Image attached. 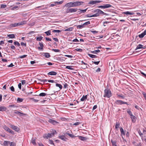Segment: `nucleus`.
I'll return each instance as SVG.
<instances>
[{
    "label": "nucleus",
    "instance_id": "f257e3e1",
    "mask_svg": "<svg viewBox=\"0 0 146 146\" xmlns=\"http://www.w3.org/2000/svg\"><path fill=\"white\" fill-rule=\"evenodd\" d=\"M93 13H96L94 15V17L99 16L100 14L106 15V13H104L100 9H96L92 11Z\"/></svg>",
    "mask_w": 146,
    "mask_h": 146
},
{
    "label": "nucleus",
    "instance_id": "6e6552de",
    "mask_svg": "<svg viewBox=\"0 0 146 146\" xmlns=\"http://www.w3.org/2000/svg\"><path fill=\"white\" fill-rule=\"evenodd\" d=\"M101 2H102V1L100 0H96L95 1H92L89 2V4H90L93 5L97 3H100Z\"/></svg>",
    "mask_w": 146,
    "mask_h": 146
},
{
    "label": "nucleus",
    "instance_id": "603ef678",
    "mask_svg": "<svg viewBox=\"0 0 146 146\" xmlns=\"http://www.w3.org/2000/svg\"><path fill=\"white\" fill-rule=\"evenodd\" d=\"M127 113L131 116L133 115L132 112L130 110H129L127 111Z\"/></svg>",
    "mask_w": 146,
    "mask_h": 146
},
{
    "label": "nucleus",
    "instance_id": "7c9ffc66",
    "mask_svg": "<svg viewBox=\"0 0 146 146\" xmlns=\"http://www.w3.org/2000/svg\"><path fill=\"white\" fill-rule=\"evenodd\" d=\"M48 94H47L46 93H40L39 95H38L40 96H45L46 95H48Z\"/></svg>",
    "mask_w": 146,
    "mask_h": 146
},
{
    "label": "nucleus",
    "instance_id": "423d86ee",
    "mask_svg": "<svg viewBox=\"0 0 146 146\" xmlns=\"http://www.w3.org/2000/svg\"><path fill=\"white\" fill-rule=\"evenodd\" d=\"M78 9L77 8H69L68 9L66 10V12L68 13H74L77 11Z\"/></svg>",
    "mask_w": 146,
    "mask_h": 146
},
{
    "label": "nucleus",
    "instance_id": "9d476101",
    "mask_svg": "<svg viewBox=\"0 0 146 146\" xmlns=\"http://www.w3.org/2000/svg\"><path fill=\"white\" fill-rule=\"evenodd\" d=\"M27 23L26 21H21L20 23H16V27L20 26L21 25H23Z\"/></svg>",
    "mask_w": 146,
    "mask_h": 146
},
{
    "label": "nucleus",
    "instance_id": "4be33fe9",
    "mask_svg": "<svg viewBox=\"0 0 146 146\" xmlns=\"http://www.w3.org/2000/svg\"><path fill=\"white\" fill-rule=\"evenodd\" d=\"M7 36L9 38H15V35L14 34L8 35Z\"/></svg>",
    "mask_w": 146,
    "mask_h": 146
},
{
    "label": "nucleus",
    "instance_id": "680f3d73",
    "mask_svg": "<svg viewBox=\"0 0 146 146\" xmlns=\"http://www.w3.org/2000/svg\"><path fill=\"white\" fill-rule=\"evenodd\" d=\"M10 89H11V90L12 91V92H14L15 91V89L14 87L13 86H12L10 88Z\"/></svg>",
    "mask_w": 146,
    "mask_h": 146
},
{
    "label": "nucleus",
    "instance_id": "f03ea898",
    "mask_svg": "<svg viewBox=\"0 0 146 146\" xmlns=\"http://www.w3.org/2000/svg\"><path fill=\"white\" fill-rule=\"evenodd\" d=\"M53 132L51 133H48L47 134H45L43 135V137L44 138H46L48 139L49 138H50L52 137V135H54V134L56 133V131L55 130L52 131Z\"/></svg>",
    "mask_w": 146,
    "mask_h": 146
},
{
    "label": "nucleus",
    "instance_id": "c9c22d12",
    "mask_svg": "<svg viewBox=\"0 0 146 146\" xmlns=\"http://www.w3.org/2000/svg\"><path fill=\"white\" fill-rule=\"evenodd\" d=\"M45 33L46 34L47 36H49L51 35V31L50 30H49L48 31L44 33Z\"/></svg>",
    "mask_w": 146,
    "mask_h": 146
},
{
    "label": "nucleus",
    "instance_id": "774afa93",
    "mask_svg": "<svg viewBox=\"0 0 146 146\" xmlns=\"http://www.w3.org/2000/svg\"><path fill=\"white\" fill-rule=\"evenodd\" d=\"M143 96L144 97L145 100L146 101V94L145 92H143Z\"/></svg>",
    "mask_w": 146,
    "mask_h": 146
},
{
    "label": "nucleus",
    "instance_id": "2eb2a0df",
    "mask_svg": "<svg viewBox=\"0 0 146 146\" xmlns=\"http://www.w3.org/2000/svg\"><path fill=\"white\" fill-rule=\"evenodd\" d=\"M48 121L53 125H55L58 123L56 121L51 119H49L48 120Z\"/></svg>",
    "mask_w": 146,
    "mask_h": 146
},
{
    "label": "nucleus",
    "instance_id": "bb28decb",
    "mask_svg": "<svg viewBox=\"0 0 146 146\" xmlns=\"http://www.w3.org/2000/svg\"><path fill=\"white\" fill-rule=\"evenodd\" d=\"M143 46V45H142L141 44H139L137 46L135 50H136L137 49L144 48L142 47Z\"/></svg>",
    "mask_w": 146,
    "mask_h": 146
},
{
    "label": "nucleus",
    "instance_id": "f704fd0d",
    "mask_svg": "<svg viewBox=\"0 0 146 146\" xmlns=\"http://www.w3.org/2000/svg\"><path fill=\"white\" fill-rule=\"evenodd\" d=\"M23 100V98H17V102H22Z\"/></svg>",
    "mask_w": 146,
    "mask_h": 146
},
{
    "label": "nucleus",
    "instance_id": "052dcab7",
    "mask_svg": "<svg viewBox=\"0 0 146 146\" xmlns=\"http://www.w3.org/2000/svg\"><path fill=\"white\" fill-rule=\"evenodd\" d=\"M65 56L68 57V58H73V56L71 55H65Z\"/></svg>",
    "mask_w": 146,
    "mask_h": 146
},
{
    "label": "nucleus",
    "instance_id": "aec40b11",
    "mask_svg": "<svg viewBox=\"0 0 146 146\" xmlns=\"http://www.w3.org/2000/svg\"><path fill=\"white\" fill-rule=\"evenodd\" d=\"M7 109V108L5 106H0V111H5Z\"/></svg>",
    "mask_w": 146,
    "mask_h": 146
},
{
    "label": "nucleus",
    "instance_id": "37998d69",
    "mask_svg": "<svg viewBox=\"0 0 146 146\" xmlns=\"http://www.w3.org/2000/svg\"><path fill=\"white\" fill-rule=\"evenodd\" d=\"M52 32L54 33H60L61 32V31L59 30H53Z\"/></svg>",
    "mask_w": 146,
    "mask_h": 146
},
{
    "label": "nucleus",
    "instance_id": "e433bc0d",
    "mask_svg": "<svg viewBox=\"0 0 146 146\" xmlns=\"http://www.w3.org/2000/svg\"><path fill=\"white\" fill-rule=\"evenodd\" d=\"M7 7L6 5L4 4H2L1 5V9H4L5 8Z\"/></svg>",
    "mask_w": 146,
    "mask_h": 146
},
{
    "label": "nucleus",
    "instance_id": "e2e57ef3",
    "mask_svg": "<svg viewBox=\"0 0 146 146\" xmlns=\"http://www.w3.org/2000/svg\"><path fill=\"white\" fill-rule=\"evenodd\" d=\"M21 44L22 46H26L27 45L26 43H24L23 42H21Z\"/></svg>",
    "mask_w": 146,
    "mask_h": 146
},
{
    "label": "nucleus",
    "instance_id": "6e6d98bb",
    "mask_svg": "<svg viewBox=\"0 0 146 146\" xmlns=\"http://www.w3.org/2000/svg\"><path fill=\"white\" fill-rule=\"evenodd\" d=\"M93 63L96 64V65H98L100 63V61H93L92 62Z\"/></svg>",
    "mask_w": 146,
    "mask_h": 146
},
{
    "label": "nucleus",
    "instance_id": "c85d7f7f",
    "mask_svg": "<svg viewBox=\"0 0 146 146\" xmlns=\"http://www.w3.org/2000/svg\"><path fill=\"white\" fill-rule=\"evenodd\" d=\"M45 54L44 56L46 58H49L50 56V55L48 53L45 52Z\"/></svg>",
    "mask_w": 146,
    "mask_h": 146
},
{
    "label": "nucleus",
    "instance_id": "79ce46f5",
    "mask_svg": "<svg viewBox=\"0 0 146 146\" xmlns=\"http://www.w3.org/2000/svg\"><path fill=\"white\" fill-rule=\"evenodd\" d=\"M72 66H66V68L67 69L72 70L73 69V68H72Z\"/></svg>",
    "mask_w": 146,
    "mask_h": 146
},
{
    "label": "nucleus",
    "instance_id": "4d7b16f0",
    "mask_svg": "<svg viewBox=\"0 0 146 146\" xmlns=\"http://www.w3.org/2000/svg\"><path fill=\"white\" fill-rule=\"evenodd\" d=\"M117 96L118 97L121 98L122 99H124L125 98L124 97L122 96L121 95H117Z\"/></svg>",
    "mask_w": 146,
    "mask_h": 146
},
{
    "label": "nucleus",
    "instance_id": "a18cd8bd",
    "mask_svg": "<svg viewBox=\"0 0 146 146\" xmlns=\"http://www.w3.org/2000/svg\"><path fill=\"white\" fill-rule=\"evenodd\" d=\"M52 50L55 52H60V50L59 49H52Z\"/></svg>",
    "mask_w": 146,
    "mask_h": 146
},
{
    "label": "nucleus",
    "instance_id": "4c0bfd02",
    "mask_svg": "<svg viewBox=\"0 0 146 146\" xmlns=\"http://www.w3.org/2000/svg\"><path fill=\"white\" fill-rule=\"evenodd\" d=\"M73 29V27H70L65 30V31H72Z\"/></svg>",
    "mask_w": 146,
    "mask_h": 146
},
{
    "label": "nucleus",
    "instance_id": "72a5a7b5",
    "mask_svg": "<svg viewBox=\"0 0 146 146\" xmlns=\"http://www.w3.org/2000/svg\"><path fill=\"white\" fill-rule=\"evenodd\" d=\"M111 143L112 145L113 146H117L116 145V142L115 141H113L112 140L111 141Z\"/></svg>",
    "mask_w": 146,
    "mask_h": 146
},
{
    "label": "nucleus",
    "instance_id": "de8ad7c7",
    "mask_svg": "<svg viewBox=\"0 0 146 146\" xmlns=\"http://www.w3.org/2000/svg\"><path fill=\"white\" fill-rule=\"evenodd\" d=\"M11 27H16V23L11 24L10 25Z\"/></svg>",
    "mask_w": 146,
    "mask_h": 146
},
{
    "label": "nucleus",
    "instance_id": "58836bf2",
    "mask_svg": "<svg viewBox=\"0 0 146 146\" xmlns=\"http://www.w3.org/2000/svg\"><path fill=\"white\" fill-rule=\"evenodd\" d=\"M43 37L42 36H40L39 37H37L36 38V40L37 41H40L42 39Z\"/></svg>",
    "mask_w": 146,
    "mask_h": 146
},
{
    "label": "nucleus",
    "instance_id": "6ab92c4d",
    "mask_svg": "<svg viewBox=\"0 0 146 146\" xmlns=\"http://www.w3.org/2000/svg\"><path fill=\"white\" fill-rule=\"evenodd\" d=\"M56 72L54 71H51L48 73V74L50 75L55 76L57 74Z\"/></svg>",
    "mask_w": 146,
    "mask_h": 146
},
{
    "label": "nucleus",
    "instance_id": "a211bd4d",
    "mask_svg": "<svg viewBox=\"0 0 146 146\" xmlns=\"http://www.w3.org/2000/svg\"><path fill=\"white\" fill-rule=\"evenodd\" d=\"M88 94L86 95L85 96L83 95L82 98L80 99V101H84L86 100L87 98V96Z\"/></svg>",
    "mask_w": 146,
    "mask_h": 146
},
{
    "label": "nucleus",
    "instance_id": "dca6fc26",
    "mask_svg": "<svg viewBox=\"0 0 146 146\" xmlns=\"http://www.w3.org/2000/svg\"><path fill=\"white\" fill-rule=\"evenodd\" d=\"M146 35V31L145 30L143 33L139 35V37L140 38H143Z\"/></svg>",
    "mask_w": 146,
    "mask_h": 146
},
{
    "label": "nucleus",
    "instance_id": "4468645a",
    "mask_svg": "<svg viewBox=\"0 0 146 146\" xmlns=\"http://www.w3.org/2000/svg\"><path fill=\"white\" fill-rule=\"evenodd\" d=\"M79 138L81 140L83 141H86L88 139V138L86 137H83L81 136H78Z\"/></svg>",
    "mask_w": 146,
    "mask_h": 146
},
{
    "label": "nucleus",
    "instance_id": "393cba45",
    "mask_svg": "<svg viewBox=\"0 0 146 146\" xmlns=\"http://www.w3.org/2000/svg\"><path fill=\"white\" fill-rule=\"evenodd\" d=\"M88 55L90 57L92 58H97V56L95 55H94L91 54H88Z\"/></svg>",
    "mask_w": 146,
    "mask_h": 146
},
{
    "label": "nucleus",
    "instance_id": "f8f14e48",
    "mask_svg": "<svg viewBox=\"0 0 146 146\" xmlns=\"http://www.w3.org/2000/svg\"><path fill=\"white\" fill-rule=\"evenodd\" d=\"M59 138L61 140L63 141H66V140L67 139V138H66L65 137V136L64 135H60L59 136H58Z\"/></svg>",
    "mask_w": 146,
    "mask_h": 146
},
{
    "label": "nucleus",
    "instance_id": "49530a36",
    "mask_svg": "<svg viewBox=\"0 0 146 146\" xmlns=\"http://www.w3.org/2000/svg\"><path fill=\"white\" fill-rule=\"evenodd\" d=\"M10 146H15L16 144L13 142H10Z\"/></svg>",
    "mask_w": 146,
    "mask_h": 146
},
{
    "label": "nucleus",
    "instance_id": "a878e982",
    "mask_svg": "<svg viewBox=\"0 0 146 146\" xmlns=\"http://www.w3.org/2000/svg\"><path fill=\"white\" fill-rule=\"evenodd\" d=\"M130 118L131 119L132 121V122L134 123L135 121V119L136 118L135 116L133 115H132V116L130 117Z\"/></svg>",
    "mask_w": 146,
    "mask_h": 146
},
{
    "label": "nucleus",
    "instance_id": "c756f323",
    "mask_svg": "<svg viewBox=\"0 0 146 146\" xmlns=\"http://www.w3.org/2000/svg\"><path fill=\"white\" fill-rule=\"evenodd\" d=\"M33 89L30 88L29 89V91H28L27 93V95H29L30 94H32L33 93Z\"/></svg>",
    "mask_w": 146,
    "mask_h": 146
},
{
    "label": "nucleus",
    "instance_id": "5701e85b",
    "mask_svg": "<svg viewBox=\"0 0 146 146\" xmlns=\"http://www.w3.org/2000/svg\"><path fill=\"white\" fill-rule=\"evenodd\" d=\"M120 130L121 133V135H125V131H124V130L122 127H121L120 128Z\"/></svg>",
    "mask_w": 146,
    "mask_h": 146
},
{
    "label": "nucleus",
    "instance_id": "09e8293b",
    "mask_svg": "<svg viewBox=\"0 0 146 146\" xmlns=\"http://www.w3.org/2000/svg\"><path fill=\"white\" fill-rule=\"evenodd\" d=\"M31 142L34 145L35 144V140L34 138H32L31 139Z\"/></svg>",
    "mask_w": 146,
    "mask_h": 146
},
{
    "label": "nucleus",
    "instance_id": "3c124183",
    "mask_svg": "<svg viewBox=\"0 0 146 146\" xmlns=\"http://www.w3.org/2000/svg\"><path fill=\"white\" fill-rule=\"evenodd\" d=\"M75 50L79 52H82L83 51V50L81 48H76L75 49Z\"/></svg>",
    "mask_w": 146,
    "mask_h": 146
},
{
    "label": "nucleus",
    "instance_id": "cd10ccee",
    "mask_svg": "<svg viewBox=\"0 0 146 146\" xmlns=\"http://www.w3.org/2000/svg\"><path fill=\"white\" fill-rule=\"evenodd\" d=\"M112 7L111 5L109 4H106L104 5V9Z\"/></svg>",
    "mask_w": 146,
    "mask_h": 146
},
{
    "label": "nucleus",
    "instance_id": "c03bdc74",
    "mask_svg": "<svg viewBox=\"0 0 146 146\" xmlns=\"http://www.w3.org/2000/svg\"><path fill=\"white\" fill-rule=\"evenodd\" d=\"M63 2V1H61L59 2L56 1L55 2V3L56 4L60 5L62 4Z\"/></svg>",
    "mask_w": 146,
    "mask_h": 146
},
{
    "label": "nucleus",
    "instance_id": "ea45409f",
    "mask_svg": "<svg viewBox=\"0 0 146 146\" xmlns=\"http://www.w3.org/2000/svg\"><path fill=\"white\" fill-rule=\"evenodd\" d=\"M14 44L15 45H17L18 46H20V44L17 41H15L14 42Z\"/></svg>",
    "mask_w": 146,
    "mask_h": 146
},
{
    "label": "nucleus",
    "instance_id": "0e129e2a",
    "mask_svg": "<svg viewBox=\"0 0 146 146\" xmlns=\"http://www.w3.org/2000/svg\"><path fill=\"white\" fill-rule=\"evenodd\" d=\"M39 45H40V47H41L43 48V47L44 46V45H43V44L42 42H39Z\"/></svg>",
    "mask_w": 146,
    "mask_h": 146
},
{
    "label": "nucleus",
    "instance_id": "b1692460",
    "mask_svg": "<svg viewBox=\"0 0 146 146\" xmlns=\"http://www.w3.org/2000/svg\"><path fill=\"white\" fill-rule=\"evenodd\" d=\"M66 134H67L70 137H71V138H74L76 137V136H75V135H73L72 134H70L69 133H65L64 135H66Z\"/></svg>",
    "mask_w": 146,
    "mask_h": 146
},
{
    "label": "nucleus",
    "instance_id": "ddd939ff",
    "mask_svg": "<svg viewBox=\"0 0 146 146\" xmlns=\"http://www.w3.org/2000/svg\"><path fill=\"white\" fill-rule=\"evenodd\" d=\"M14 113L18 114L20 116H23L24 115H27L26 114L23 113L16 110L14 112Z\"/></svg>",
    "mask_w": 146,
    "mask_h": 146
},
{
    "label": "nucleus",
    "instance_id": "412c9836",
    "mask_svg": "<svg viewBox=\"0 0 146 146\" xmlns=\"http://www.w3.org/2000/svg\"><path fill=\"white\" fill-rule=\"evenodd\" d=\"M123 13L124 14L126 15H133L134 14V13L133 12H131L128 11L125 12H123Z\"/></svg>",
    "mask_w": 146,
    "mask_h": 146
},
{
    "label": "nucleus",
    "instance_id": "0eeeda50",
    "mask_svg": "<svg viewBox=\"0 0 146 146\" xmlns=\"http://www.w3.org/2000/svg\"><path fill=\"white\" fill-rule=\"evenodd\" d=\"M115 103L117 105H121L124 104H126L127 105L128 104L127 102H124L121 100H116L115 102Z\"/></svg>",
    "mask_w": 146,
    "mask_h": 146
},
{
    "label": "nucleus",
    "instance_id": "338daca9",
    "mask_svg": "<svg viewBox=\"0 0 146 146\" xmlns=\"http://www.w3.org/2000/svg\"><path fill=\"white\" fill-rule=\"evenodd\" d=\"M68 86V84L66 83H65L64 85V88H66Z\"/></svg>",
    "mask_w": 146,
    "mask_h": 146
},
{
    "label": "nucleus",
    "instance_id": "9b49d317",
    "mask_svg": "<svg viewBox=\"0 0 146 146\" xmlns=\"http://www.w3.org/2000/svg\"><path fill=\"white\" fill-rule=\"evenodd\" d=\"M11 127L13 130H15V131L18 132L19 131V129L17 126H15L14 125H11Z\"/></svg>",
    "mask_w": 146,
    "mask_h": 146
},
{
    "label": "nucleus",
    "instance_id": "39448f33",
    "mask_svg": "<svg viewBox=\"0 0 146 146\" xmlns=\"http://www.w3.org/2000/svg\"><path fill=\"white\" fill-rule=\"evenodd\" d=\"M38 81L40 82H43V83H44V82H46L47 81L49 82H55V83H56V82H55V81L54 80H47L46 79L42 80L41 79H38Z\"/></svg>",
    "mask_w": 146,
    "mask_h": 146
},
{
    "label": "nucleus",
    "instance_id": "8fccbe9b",
    "mask_svg": "<svg viewBox=\"0 0 146 146\" xmlns=\"http://www.w3.org/2000/svg\"><path fill=\"white\" fill-rule=\"evenodd\" d=\"M7 131H8L9 133H11L12 134H14V132L13 131H12V130L10 129L9 128V130H8Z\"/></svg>",
    "mask_w": 146,
    "mask_h": 146
},
{
    "label": "nucleus",
    "instance_id": "69168bd1",
    "mask_svg": "<svg viewBox=\"0 0 146 146\" xmlns=\"http://www.w3.org/2000/svg\"><path fill=\"white\" fill-rule=\"evenodd\" d=\"M80 123V122H76V123H74L73 124V125H79Z\"/></svg>",
    "mask_w": 146,
    "mask_h": 146
},
{
    "label": "nucleus",
    "instance_id": "864d4df0",
    "mask_svg": "<svg viewBox=\"0 0 146 146\" xmlns=\"http://www.w3.org/2000/svg\"><path fill=\"white\" fill-rule=\"evenodd\" d=\"M27 56V55H24L23 56H20L19 58H25Z\"/></svg>",
    "mask_w": 146,
    "mask_h": 146
},
{
    "label": "nucleus",
    "instance_id": "a19ab883",
    "mask_svg": "<svg viewBox=\"0 0 146 146\" xmlns=\"http://www.w3.org/2000/svg\"><path fill=\"white\" fill-rule=\"evenodd\" d=\"M120 125L119 123L116 122L115 125V129H117Z\"/></svg>",
    "mask_w": 146,
    "mask_h": 146
},
{
    "label": "nucleus",
    "instance_id": "2f4dec72",
    "mask_svg": "<svg viewBox=\"0 0 146 146\" xmlns=\"http://www.w3.org/2000/svg\"><path fill=\"white\" fill-rule=\"evenodd\" d=\"M56 87H58L60 89V90L62 89V86L61 84H58L56 83Z\"/></svg>",
    "mask_w": 146,
    "mask_h": 146
},
{
    "label": "nucleus",
    "instance_id": "5fc2aeb1",
    "mask_svg": "<svg viewBox=\"0 0 146 146\" xmlns=\"http://www.w3.org/2000/svg\"><path fill=\"white\" fill-rule=\"evenodd\" d=\"M86 16L87 17H94V15H90V14H88L86 15Z\"/></svg>",
    "mask_w": 146,
    "mask_h": 146
},
{
    "label": "nucleus",
    "instance_id": "bf43d9fd",
    "mask_svg": "<svg viewBox=\"0 0 146 146\" xmlns=\"http://www.w3.org/2000/svg\"><path fill=\"white\" fill-rule=\"evenodd\" d=\"M90 24V22L89 21H88L86 22L85 23H84L83 25H89Z\"/></svg>",
    "mask_w": 146,
    "mask_h": 146
},
{
    "label": "nucleus",
    "instance_id": "13d9d810",
    "mask_svg": "<svg viewBox=\"0 0 146 146\" xmlns=\"http://www.w3.org/2000/svg\"><path fill=\"white\" fill-rule=\"evenodd\" d=\"M83 25H77V28H82L83 27Z\"/></svg>",
    "mask_w": 146,
    "mask_h": 146
},
{
    "label": "nucleus",
    "instance_id": "20e7f679",
    "mask_svg": "<svg viewBox=\"0 0 146 146\" xmlns=\"http://www.w3.org/2000/svg\"><path fill=\"white\" fill-rule=\"evenodd\" d=\"M72 2L73 7L79 6L82 5L83 3V2H79L78 1Z\"/></svg>",
    "mask_w": 146,
    "mask_h": 146
},
{
    "label": "nucleus",
    "instance_id": "473e14b6",
    "mask_svg": "<svg viewBox=\"0 0 146 146\" xmlns=\"http://www.w3.org/2000/svg\"><path fill=\"white\" fill-rule=\"evenodd\" d=\"M10 143V141H4L3 145L5 146H7L8 145V144Z\"/></svg>",
    "mask_w": 146,
    "mask_h": 146
},
{
    "label": "nucleus",
    "instance_id": "f3484780",
    "mask_svg": "<svg viewBox=\"0 0 146 146\" xmlns=\"http://www.w3.org/2000/svg\"><path fill=\"white\" fill-rule=\"evenodd\" d=\"M65 6L68 7H73L72 4V2H70L66 4Z\"/></svg>",
    "mask_w": 146,
    "mask_h": 146
},
{
    "label": "nucleus",
    "instance_id": "1a4fd4ad",
    "mask_svg": "<svg viewBox=\"0 0 146 146\" xmlns=\"http://www.w3.org/2000/svg\"><path fill=\"white\" fill-rule=\"evenodd\" d=\"M87 9V8L85 9H78V11L77 13L79 14H80L82 13H84L86 11Z\"/></svg>",
    "mask_w": 146,
    "mask_h": 146
},
{
    "label": "nucleus",
    "instance_id": "7ed1b4c3",
    "mask_svg": "<svg viewBox=\"0 0 146 146\" xmlns=\"http://www.w3.org/2000/svg\"><path fill=\"white\" fill-rule=\"evenodd\" d=\"M104 97H106L108 98L110 97L111 96V93L110 90L105 89L104 90Z\"/></svg>",
    "mask_w": 146,
    "mask_h": 146
}]
</instances>
